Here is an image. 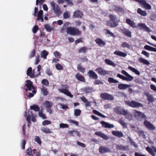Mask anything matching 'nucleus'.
Masks as SVG:
<instances>
[{"instance_id": "obj_51", "label": "nucleus", "mask_w": 156, "mask_h": 156, "mask_svg": "<svg viewBox=\"0 0 156 156\" xmlns=\"http://www.w3.org/2000/svg\"><path fill=\"white\" fill-rule=\"evenodd\" d=\"M45 73L46 74L49 76H51L53 75L51 70L50 69V68L48 67L46 68Z\"/></svg>"}, {"instance_id": "obj_45", "label": "nucleus", "mask_w": 156, "mask_h": 156, "mask_svg": "<svg viewBox=\"0 0 156 156\" xmlns=\"http://www.w3.org/2000/svg\"><path fill=\"white\" fill-rule=\"evenodd\" d=\"M109 17L110 19V20L118 22L116 16L115 15L112 14H110L109 16Z\"/></svg>"}, {"instance_id": "obj_28", "label": "nucleus", "mask_w": 156, "mask_h": 156, "mask_svg": "<svg viewBox=\"0 0 156 156\" xmlns=\"http://www.w3.org/2000/svg\"><path fill=\"white\" fill-rule=\"evenodd\" d=\"M129 85L125 84H119L118 85V88L120 90H124L130 87Z\"/></svg>"}, {"instance_id": "obj_33", "label": "nucleus", "mask_w": 156, "mask_h": 156, "mask_svg": "<svg viewBox=\"0 0 156 156\" xmlns=\"http://www.w3.org/2000/svg\"><path fill=\"white\" fill-rule=\"evenodd\" d=\"M105 62L107 65L112 66L113 67H115L116 66V65L114 62L109 59H105Z\"/></svg>"}, {"instance_id": "obj_40", "label": "nucleus", "mask_w": 156, "mask_h": 156, "mask_svg": "<svg viewBox=\"0 0 156 156\" xmlns=\"http://www.w3.org/2000/svg\"><path fill=\"white\" fill-rule=\"evenodd\" d=\"M41 130L43 132L47 133H52L51 129L46 127H44L41 128Z\"/></svg>"}, {"instance_id": "obj_16", "label": "nucleus", "mask_w": 156, "mask_h": 156, "mask_svg": "<svg viewBox=\"0 0 156 156\" xmlns=\"http://www.w3.org/2000/svg\"><path fill=\"white\" fill-rule=\"evenodd\" d=\"M107 24L111 28H113L117 26L118 24V22L114 21H113L109 20L107 22Z\"/></svg>"}, {"instance_id": "obj_50", "label": "nucleus", "mask_w": 156, "mask_h": 156, "mask_svg": "<svg viewBox=\"0 0 156 156\" xmlns=\"http://www.w3.org/2000/svg\"><path fill=\"white\" fill-rule=\"evenodd\" d=\"M34 141L37 142L39 145H41V140L39 136H35L34 138Z\"/></svg>"}, {"instance_id": "obj_15", "label": "nucleus", "mask_w": 156, "mask_h": 156, "mask_svg": "<svg viewBox=\"0 0 156 156\" xmlns=\"http://www.w3.org/2000/svg\"><path fill=\"white\" fill-rule=\"evenodd\" d=\"M138 27H140V29L144 30L148 32H150L151 31L150 29L145 24L139 23L137 25Z\"/></svg>"}, {"instance_id": "obj_49", "label": "nucleus", "mask_w": 156, "mask_h": 156, "mask_svg": "<svg viewBox=\"0 0 156 156\" xmlns=\"http://www.w3.org/2000/svg\"><path fill=\"white\" fill-rule=\"evenodd\" d=\"M27 154L30 156H34L32 153V150L30 147H29L27 150L26 151Z\"/></svg>"}, {"instance_id": "obj_64", "label": "nucleus", "mask_w": 156, "mask_h": 156, "mask_svg": "<svg viewBox=\"0 0 156 156\" xmlns=\"http://www.w3.org/2000/svg\"><path fill=\"white\" fill-rule=\"evenodd\" d=\"M138 134L140 136H142L144 138L145 136L144 132L142 130L139 131L138 132Z\"/></svg>"}, {"instance_id": "obj_23", "label": "nucleus", "mask_w": 156, "mask_h": 156, "mask_svg": "<svg viewBox=\"0 0 156 156\" xmlns=\"http://www.w3.org/2000/svg\"><path fill=\"white\" fill-rule=\"evenodd\" d=\"M96 71L100 75L105 76L108 74V72L101 67L97 68Z\"/></svg>"}, {"instance_id": "obj_8", "label": "nucleus", "mask_w": 156, "mask_h": 156, "mask_svg": "<svg viewBox=\"0 0 156 156\" xmlns=\"http://www.w3.org/2000/svg\"><path fill=\"white\" fill-rule=\"evenodd\" d=\"M101 98L105 100H110L111 101L113 100V97L111 94L106 93H102L100 95Z\"/></svg>"}, {"instance_id": "obj_39", "label": "nucleus", "mask_w": 156, "mask_h": 156, "mask_svg": "<svg viewBox=\"0 0 156 156\" xmlns=\"http://www.w3.org/2000/svg\"><path fill=\"white\" fill-rule=\"evenodd\" d=\"M87 50V48L86 47H83L79 49L78 50V52L79 53H86Z\"/></svg>"}, {"instance_id": "obj_29", "label": "nucleus", "mask_w": 156, "mask_h": 156, "mask_svg": "<svg viewBox=\"0 0 156 156\" xmlns=\"http://www.w3.org/2000/svg\"><path fill=\"white\" fill-rule=\"evenodd\" d=\"M115 55H117L120 56H122L123 57H125L126 56L127 54L126 53L121 51H120L116 50L114 53Z\"/></svg>"}, {"instance_id": "obj_4", "label": "nucleus", "mask_w": 156, "mask_h": 156, "mask_svg": "<svg viewBox=\"0 0 156 156\" xmlns=\"http://www.w3.org/2000/svg\"><path fill=\"white\" fill-rule=\"evenodd\" d=\"M26 83L25 84V86L26 87V88L25 90L26 91L28 90H31L32 89L33 90L32 91L33 93L36 94V90L35 87L34 86L33 84V82L30 80H27L26 81Z\"/></svg>"}, {"instance_id": "obj_62", "label": "nucleus", "mask_w": 156, "mask_h": 156, "mask_svg": "<svg viewBox=\"0 0 156 156\" xmlns=\"http://www.w3.org/2000/svg\"><path fill=\"white\" fill-rule=\"evenodd\" d=\"M69 127V125L66 124L62 123L60 124V127L61 128H68Z\"/></svg>"}, {"instance_id": "obj_13", "label": "nucleus", "mask_w": 156, "mask_h": 156, "mask_svg": "<svg viewBox=\"0 0 156 156\" xmlns=\"http://www.w3.org/2000/svg\"><path fill=\"white\" fill-rule=\"evenodd\" d=\"M152 148L154 151H153L152 149L148 146L146 148V149L152 156H155V154L154 152L156 153V147L154 146H153Z\"/></svg>"}, {"instance_id": "obj_1", "label": "nucleus", "mask_w": 156, "mask_h": 156, "mask_svg": "<svg viewBox=\"0 0 156 156\" xmlns=\"http://www.w3.org/2000/svg\"><path fill=\"white\" fill-rule=\"evenodd\" d=\"M66 32L68 34L73 36H78L81 34V31L75 27H67Z\"/></svg>"}, {"instance_id": "obj_60", "label": "nucleus", "mask_w": 156, "mask_h": 156, "mask_svg": "<svg viewBox=\"0 0 156 156\" xmlns=\"http://www.w3.org/2000/svg\"><path fill=\"white\" fill-rule=\"evenodd\" d=\"M104 83L103 82L101 81L100 80H96L94 82V85L97 84H103Z\"/></svg>"}, {"instance_id": "obj_30", "label": "nucleus", "mask_w": 156, "mask_h": 156, "mask_svg": "<svg viewBox=\"0 0 156 156\" xmlns=\"http://www.w3.org/2000/svg\"><path fill=\"white\" fill-rule=\"evenodd\" d=\"M44 106L46 108H51L53 104L52 102L48 101H46L43 103Z\"/></svg>"}, {"instance_id": "obj_3", "label": "nucleus", "mask_w": 156, "mask_h": 156, "mask_svg": "<svg viewBox=\"0 0 156 156\" xmlns=\"http://www.w3.org/2000/svg\"><path fill=\"white\" fill-rule=\"evenodd\" d=\"M125 102V104L128 106L132 108H137L143 107L142 104L134 101H126Z\"/></svg>"}, {"instance_id": "obj_58", "label": "nucleus", "mask_w": 156, "mask_h": 156, "mask_svg": "<svg viewBox=\"0 0 156 156\" xmlns=\"http://www.w3.org/2000/svg\"><path fill=\"white\" fill-rule=\"evenodd\" d=\"M65 2H66L67 5L69 6H72L73 5L72 0H66Z\"/></svg>"}, {"instance_id": "obj_34", "label": "nucleus", "mask_w": 156, "mask_h": 156, "mask_svg": "<svg viewBox=\"0 0 156 156\" xmlns=\"http://www.w3.org/2000/svg\"><path fill=\"white\" fill-rule=\"evenodd\" d=\"M128 69L132 71L133 72L135 73L136 74L138 75L139 76L140 74V72L136 69L134 68H133L130 66H129Z\"/></svg>"}, {"instance_id": "obj_9", "label": "nucleus", "mask_w": 156, "mask_h": 156, "mask_svg": "<svg viewBox=\"0 0 156 156\" xmlns=\"http://www.w3.org/2000/svg\"><path fill=\"white\" fill-rule=\"evenodd\" d=\"M113 10L116 13L119 14L120 13L123 14L124 12V10L122 7L117 5H114L113 7Z\"/></svg>"}, {"instance_id": "obj_10", "label": "nucleus", "mask_w": 156, "mask_h": 156, "mask_svg": "<svg viewBox=\"0 0 156 156\" xmlns=\"http://www.w3.org/2000/svg\"><path fill=\"white\" fill-rule=\"evenodd\" d=\"M83 16V13L81 11L77 10L75 11L73 15V16L74 18H81Z\"/></svg>"}, {"instance_id": "obj_35", "label": "nucleus", "mask_w": 156, "mask_h": 156, "mask_svg": "<svg viewBox=\"0 0 156 156\" xmlns=\"http://www.w3.org/2000/svg\"><path fill=\"white\" fill-rule=\"evenodd\" d=\"M138 60L139 62L145 65H148L150 64V62L147 60L144 59L142 57L138 59Z\"/></svg>"}, {"instance_id": "obj_52", "label": "nucleus", "mask_w": 156, "mask_h": 156, "mask_svg": "<svg viewBox=\"0 0 156 156\" xmlns=\"http://www.w3.org/2000/svg\"><path fill=\"white\" fill-rule=\"evenodd\" d=\"M63 16L64 19H67L69 18L70 17V14L69 12H66L63 14Z\"/></svg>"}, {"instance_id": "obj_53", "label": "nucleus", "mask_w": 156, "mask_h": 156, "mask_svg": "<svg viewBox=\"0 0 156 156\" xmlns=\"http://www.w3.org/2000/svg\"><path fill=\"white\" fill-rule=\"evenodd\" d=\"M55 67L58 70H61L63 69L62 66L59 63H58L55 65Z\"/></svg>"}, {"instance_id": "obj_19", "label": "nucleus", "mask_w": 156, "mask_h": 156, "mask_svg": "<svg viewBox=\"0 0 156 156\" xmlns=\"http://www.w3.org/2000/svg\"><path fill=\"white\" fill-rule=\"evenodd\" d=\"M95 134L105 140H107L109 138V137L106 135L101 132H96L95 133Z\"/></svg>"}, {"instance_id": "obj_14", "label": "nucleus", "mask_w": 156, "mask_h": 156, "mask_svg": "<svg viewBox=\"0 0 156 156\" xmlns=\"http://www.w3.org/2000/svg\"><path fill=\"white\" fill-rule=\"evenodd\" d=\"M88 75L90 78L96 80L98 78V76L96 73L92 70H89L87 73Z\"/></svg>"}, {"instance_id": "obj_38", "label": "nucleus", "mask_w": 156, "mask_h": 156, "mask_svg": "<svg viewBox=\"0 0 156 156\" xmlns=\"http://www.w3.org/2000/svg\"><path fill=\"white\" fill-rule=\"evenodd\" d=\"M31 110H33L36 112H38L40 110V108L37 105H34L30 107Z\"/></svg>"}, {"instance_id": "obj_22", "label": "nucleus", "mask_w": 156, "mask_h": 156, "mask_svg": "<svg viewBox=\"0 0 156 156\" xmlns=\"http://www.w3.org/2000/svg\"><path fill=\"white\" fill-rule=\"evenodd\" d=\"M99 152L101 153L109 152L110 151L109 149L102 146H100L99 148Z\"/></svg>"}, {"instance_id": "obj_63", "label": "nucleus", "mask_w": 156, "mask_h": 156, "mask_svg": "<svg viewBox=\"0 0 156 156\" xmlns=\"http://www.w3.org/2000/svg\"><path fill=\"white\" fill-rule=\"evenodd\" d=\"M51 123L50 121L48 120H45L43 122L42 124L44 126L50 124Z\"/></svg>"}, {"instance_id": "obj_56", "label": "nucleus", "mask_w": 156, "mask_h": 156, "mask_svg": "<svg viewBox=\"0 0 156 156\" xmlns=\"http://www.w3.org/2000/svg\"><path fill=\"white\" fill-rule=\"evenodd\" d=\"M81 111L79 109H76L74 110V115L76 116H78L80 115Z\"/></svg>"}, {"instance_id": "obj_55", "label": "nucleus", "mask_w": 156, "mask_h": 156, "mask_svg": "<svg viewBox=\"0 0 156 156\" xmlns=\"http://www.w3.org/2000/svg\"><path fill=\"white\" fill-rule=\"evenodd\" d=\"M39 30V27L37 25H35L33 28L32 31L34 34L36 33Z\"/></svg>"}, {"instance_id": "obj_5", "label": "nucleus", "mask_w": 156, "mask_h": 156, "mask_svg": "<svg viewBox=\"0 0 156 156\" xmlns=\"http://www.w3.org/2000/svg\"><path fill=\"white\" fill-rule=\"evenodd\" d=\"M62 88L59 90V91L67 96L71 98H72L73 95L71 94V93L69 91V86L67 85L64 84L61 86Z\"/></svg>"}, {"instance_id": "obj_25", "label": "nucleus", "mask_w": 156, "mask_h": 156, "mask_svg": "<svg viewBox=\"0 0 156 156\" xmlns=\"http://www.w3.org/2000/svg\"><path fill=\"white\" fill-rule=\"evenodd\" d=\"M68 134L72 136H74L75 135H76L77 136L79 137H80V132L76 130H69L68 132Z\"/></svg>"}, {"instance_id": "obj_42", "label": "nucleus", "mask_w": 156, "mask_h": 156, "mask_svg": "<svg viewBox=\"0 0 156 156\" xmlns=\"http://www.w3.org/2000/svg\"><path fill=\"white\" fill-rule=\"evenodd\" d=\"M93 112L95 114L97 115L100 116L101 117L103 118L106 117V116L103 115L102 113L99 112L98 111L94 110L93 111Z\"/></svg>"}, {"instance_id": "obj_32", "label": "nucleus", "mask_w": 156, "mask_h": 156, "mask_svg": "<svg viewBox=\"0 0 156 156\" xmlns=\"http://www.w3.org/2000/svg\"><path fill=\"white\" fill-rule=\"evenodd\" d=\"M77 70L79 72L84 73L85 72V69L81 66V64H79L77 66Z\"/></svg>"}, {"instance_id": "obj_48", "label": "nucleus", "mask_w": 156, "mask_h": 156, "mask_svg": "<svg viewBox=\"0 0 156 156\" xmlns=\"http://www.w3.org/2000/svg\"><path fill=\"white\" fill-rule=\"evenodd\" d=\"M41 91L44 96H46L48 94V91L44 87H43L41 89Z\"/></svg>"}, {"instance_id": "obj_31", "label": "nucleus", "mask_w": 156, "mask_h": 156, "mask_svg": "<svg viewBox=\"0 0 156 156\" xmlns=\"http://www.w3.org/2000/svg\"><path fill=\"white\" fill-rule=\"evenodd\" d=\"M137 12L138 14L143 16H145L147 15V13L145 11L142 10L140 8H138L137 9Z\"/></svg>"}, {"instance_id": "obj_37", "label": "nucleus", "mask_w": 156, "mask_h": 156, "mask_svg": "<svg viewBox=\"0 0 156 156\" xmlns=\"http://www.w3.org/2000/svg\"><path fill=\"white\" fill-rule=\"evenodd\" d=\"M127 146H125L122 145H118L116 146V148L119 150H122L124 151H126L127 149Z\"/></svg>"}, {"instance_id": "obj_17", "label": "nucleus", "mask_w": 156, "mask_h": 156, "mask_svg": "<svg viewBox=\"0 0 156 156\" xmlns=\"http://www.w3.org/2000/svg\"><path fill=\"white\" fill-rule=\"evenodd\" d=\"M121 30L122 33L126 36L129 37H132L131 32L129 30L126 28H124L123 29H121Z\"/></svg>"}, {"instance_id": "obj_26", "label": "nucleus", "mask_w": 156, "mask_h": 156, "mask_svg": "<svg viewBox=\"0 0 156 156\" xmlns=\"http://www.w3.org/2000/svg\"><path fill=\"white\" fill-rule=\"evenodd\" d=\"M112 134L115 136L118 137H121L123 136V133L121 131H113Z\"/></svg>"}, {"instance_id": "obj_44", "label": "nucleus", "mask_w": 156, "mask_h": 156, "mask_svg": "<svg viewBox=\"0 0 156 156\" xmlns=\"http://www.w3.org/2000/svg\"><path fill=\"white\" fill-rule=\"evenodd\" d=\"M48 54V52L46 50H44L42 51L41 53V57L44 59H46L47 56Z\"/></svg>"}, {"instance_id": "obj_7", "label": "nucleus", "mask_w": 156, "mask_h": 156, "mask_svg": "<svg viewBox=\"0 0 156 156\" xmlns=\"http://www.w3.org/2000/svg\"><path fill=\"white\" fill-rule=\"evenodd\" d=\"M134 116L138 119H147V117L145 114L141 112L135 110L134 113Z\"/></svg>"}, {"instance_id": "obj_27", "label": "nucleus", "mask_w": 156, "mask_h": 156, "mask_svg": "<svg viewBox=\"0 0 156 156\" xmlns=\"http://www.w3.org/2000/svg\"><path fill=\"white\" fill-rule=\"evenodd\" d=\"M100 123L102 124L103 127L105 128H111L114 127V126L113 124H110L104 121L101 122Z\"/></svg>"}, {"instance_id": "obj_61", "label": "nucleus", "mask_w": 156, "mask_h": 156, "mask_svg": "<svg viewBox=\"0 0 156 156\" xmlns=\"http://www.w3.org/2000/svg\"><path fill=\"white\" fill-rule=\"evenodd\" d=\"M35 51L34 50L32 51L29 56L30 58H31L34 56L35 55Z\"/></svg>"}, {"instance_id": "obj_36", "label": "nucleus", "mask_w": 156, "mask_h": 156, "mask_svg": "<svg viewBox=\"0 0 156 156\" xmlns=\"http://www.w3.org/2000/svg\"><path fill=\"white\" fill-rule=\"evenodd\" d=\"M146 95L147 97V100L149 102H153L154 101V98L151 94H147Z\"/></svg>"}, {"instance_id": "obj_18", "label": "nucleus", "mask_w": 156, "mask_h": 156, "mask_svg": "<svg viewBox=\"0 0 156 156\" xmlns=\"http://www.w3.org/2000/svg\"><path fill=\"white\" fill-rule=\"evenodd\" d=\"M115 111L116 113L119 114L123 115H126L127 114V111L123 109H120L118 108L115 109Z\"/></svg>"}, {"instance_id": "obj_11", "label": "nucleus", "mask_w": 156, "mask_h": 156, "mask_svg": "<svg viewBox=\"0 0 156 156\" xmlns=\"http://www.w3.org/2000/svg\"><path fill=\"white\" fill-rule=\"evenodd\" d=\"M144 124L147 128L150 130H154L155 129L154 126L150 122L146 120V119L144 121Z\"/></svg>"}, {"instance_id": "obj_57", "label": "nucleus", "mask_w": 156, "mask_h": 156, "mask_svg": "<svg viewBox=\"0 0 156 156\" xmlns=\"http://www.w3.org/2000/svg\"><path fill=\"white\" fill-rule=\"evenodd\" d=\"M41 83L43 85L46 86H48L49 85V82L46 79H43Z\"/></svg>"}, {"instance_id": "obj_59", "label": "nucleus", "mask_w": 156, "mask_h": 156, "mask_svg": "<svg viewBox=\"0 0 156 156\" xmlns=\"http://www.w3.org/2000/svg\"><path fill=\"white\" fill-rule=\"evenodd\" d=\"M45 1V0H36V5H37L39 3L40 5H41Z\"/></svg>"}, {"instance_id": "obj_41", "label": "nucleus", "mask_w": 156, "mask_h": 156, "mask_svg": "<svg viewBox=\"0 0 156 156\" xmlns=\"http://www.w3.org/2000/svg\"><path fill=\"white\" fill-rule=\"evenodd\" d=\"M121 46L123 48H130L131 46L126 42H124L122 43Z\"/></svg>"}, {"instance_id": "obj_54", "label": "nucleus", "mask_w": 156, "mask_h": 156, "mask_svg": "<svg viewBox=\"0 0 156 156\" xmlns=\"http://www.w3.org/2000/svg\"><path fill=\"white\" fill-rule=\"evenodd\" d=\"M54 56L57 58H60L61 54L57 51H55L54 53Z\"/></svg>"}, {"instance_id": "obj_46", "label": "nucleus", "mask_w": 156, "mask_h": 156, "mask_svg": "<svg viewBox=\"0 0 156 156\" xmlns=\"http://www.w3.org/2000/svg\"><path fill=\"white\" fill-rule=\"evenodd\" d=\"M108 80L109 82L111 83H119V81L114 79V78L112 77H108Z\"/></svg>"}, {"instance_id": "obj_21", "label": "nucleus", "mask_w": 156, "mask_h": 156, "mask_svg": "<svg viewBox=\"0 0 156 156\" xmlns=\"http://www.w3.org/2000/svg\"><path fill=\"white\" fill-rule=\"evenodd\" d=\"M75 77L77 80L80 81L85 82L86 81V79L84 76L81 75L80 73H77L75 75Z\"/></svg>"}, {"instance_id": "obj_6", "label": "nucleus", "mask_w": 156, "mask_h": 156, "mask_svg": "<svg viewBox=\"0 0 156 156\" xmlns=\"http://www.w3.org/2000/svg\"><path fill=\"white\" fill-rule=\"evenodd\" d=\"M50 5L56 14L59 15L61 13L59 6L58 5L55 4L54 1H52L50 2Z\"/></svg>"}, {"instance_id": "obj_12", "label": "nucleus", "mask_w": 156, "mask_h": 156, "mask_svg": "<svg viewBox=\"0 0 156 156\" xmlns=\"http://www.w3.org/2000/svg\"><path fill=\"white\" fill-rule=\"evenodd\" d=\"M96 43L100 47H102L105 46L106 43L105 42L103 41L99 38H97L95 40Z\"/></svg>"}, {"instance_id": "obj_2", "label": "nucleus", "mask_w": 156, "mask_h": 156, "mask_svg": "<svg viewBox=\"0 0 156 156\" xmlns=\"http://www.w3.org/2000/svg\"><path fill=\"white\" fill-rule=\"evenodd\" d=\"M121 73L126 76V77L119 74H118L117 75V76L119 78L122 79L123 80H126L127 81H131L133 80V77L128 74L125 70H122L121 71Z\"/></svg>"}, {"instance_id": "obj_47", "label": "nucleus", "mask_w": 156, "mask_h": 156, "mask_svg": "<svg viewBox=\"0 0 156 156\" xmlns=\"http://www.w3.org/2000/svg\"><path fill=\"white\" fill-rule=\"evenodd\" d=\"M104 31H105L106 32L105 33L106 34H108L110 35L111 37H115V36L114 34L113 33L111 32L108 29H104Z\"/></svg>"}, {"instance_id": "obj_24", "label": "nucleus", "mask_w": 156, "mask_h": 156, "mask_svg": "<svg viewBox=\"0 0 156 156\" xmlns=\"http://www.w3.org/2000/svg\"><path fill=\"white\" fill-rule=\"evenodd\" d=\"M27 73V76H30V78H34V71H32L31 67H30L28 68Z\"/></svg>"}, {"instance_id": "obj_43", "label": "nucleus", "mask_w": 156, "mask_h": 156, "mask_svg": "<svg viewBox=\"0 0 156 156\" xmlns=\"http://www.w3.org/2000/svg\"><path fill=\"white\" fill-rule=\"evenodd\" d=\"M144 7L147 9H151V6L149 4L147 3L146 1L142 5Z\"/></svg>"}, {"instance_id": "obj_20", "label": "nucleus", "mask_w": 156, "mask_h": 156, "mask_svg": "<svg viewBox=\"0 0 156 156\" xmlns=\"http://www.w3.org/2000/svg\"><path fill=\"white\" fill-rule=\"evenodd\" d=\"M126 23L129 25V26L133 28H136L137 27L136 24L133 21L129 18H127L126 20Z\"/></svg>"}]
</instances>
